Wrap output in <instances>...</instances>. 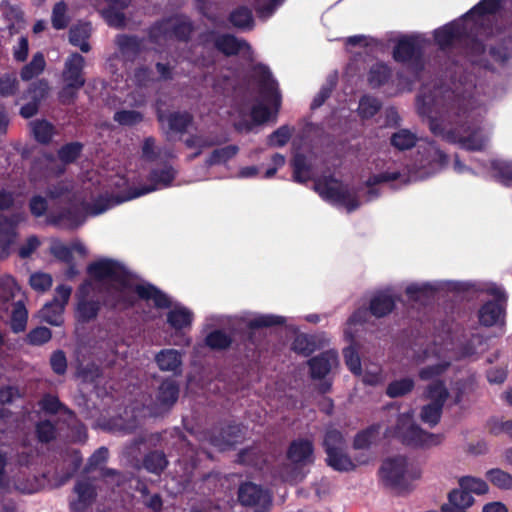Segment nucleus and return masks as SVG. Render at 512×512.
I'll return each instance as SVG.
<instances>
[{
    "label": "nucleus",
    "mask_w": 512,
    "mask_h": 512,
    "mask_svg": "<svg viewBox=\"0 0 512 512\" xmlns=\"http://www.w3.org/2000/svg\"><path fill=\"white\" fill-rule=\"evenodd\" d=\"M142 463L146 471L159 476L167 468L169 461L163 451L153 450L143 457Z\"/></svg>",
    "instance_id": "obj_34"
},
{
    "label": "nucleus",
    "mask_w": 512,
    "mask_h": 512,
    "mask_svg": "<svg viewBox=\"0 0 512 512\" xmlns=\"http://www.w3.org/2000/svg\"><path fill=\"white\" fill-rule=\"evenodd\" d=\"M292 178L296 183L304 184L311 180L312 167L302 153H296L291 160Z\"/></svg>",
    "instance_id": "obj_33"
},
{
    "label": "nucleus",
    "mask_w": 512,
    "mask_h": 512,
    "mask_svg": "<svg viewBox=\"0 0 512 512\" xmlns=\"http://www.w3.org/2000/svg\"><path fill=\"white\" fill-rule=\"evenodd\" d=\"M414 386V380L409 377L394 380L387 385L386 395L390 398L402 397L409 394Z\"/></svg>",
    "instance_id": "obj_49"
},
{
    "label": "nucleus",
    "mask_w": 512,
    "mask_h": 512,
    "mask_svg": "<svg viewBox=\"0 0 512 512\" xmlns=\"http://www.w3.org/2000/svg\"><path fill=\"white\" fill-rule=\"evenodd\" d=\"M286 322L285 317L272 314H262L249 320L246 324L247 332L245 333V341L252 345H257L255 340V330L262 328H270L274 326H282Z\"/></svg>",
    "instance_id": "obj_25"
},
{
    "label": "nucleus",
    "mask_w": 512,
    "mask_h": 512,
    "mask_svg": "<svg viewBox=\"0 0 512 512\" xmlns=\"http://www.w3.org/2000/svg\"><path fill=\"white\" fill-rule=\"evenodd\" d=\"M227 140V138L220 137H203L198 135H191L185 140V145L188 148H197L202 151L204 148L221 145Z\"/></svg>",
    "instance_id": "obj_58"
},
{
    "label": "nucleus",
    "mask_w": 512,
    "mask_h": 512,
    "mask_svg": "<svg viewBox=\"0 0 512 512\" xmlns=\"http://www.w3.org/2000/svg\"><path fill=\"white\" fill-rule=\"evenodd\" d=\"M115 44L126 61H135L144 49V38L137 35L119 34L116 36Z\"/></svg>",
    "instance_id": "obj_23"
},
{
    "label": "nucleus",
    "mask_w": 512,
    "mask_h": 512,
    "mask_svg": "<svg viewBox=\"0 0 512 512\" xmlns=\"http://www.w3.org/2000/svg\"><path fill=\"white\" fill-rule=\"evenodd\" d=\"M28 311L22 300L13 303L10 315V328L13 333H21L26 330Z\"/></svg>",
    "instance_id": "obj_39"
},
{
    "label": "nucleus",
    "mask_w": 512,
    "mask_h": 512,
    "mask_svg": "<svg viewBox=\"0 0 512 512\" xmlns=\"http://www.w3.org/2000/svg\"><path fill=\"white\" fill-rule=\"evenodd\" d=\"M206 41L213 40L214 47L225 56H235L243 49H250L249 43L244 39H238L232 34H217L214 30L206 34Z\"/></svg>",
    "instance_id": "obj_18"
},
{
    "label": "nucleus",
    "mask_w": 512,
    "mask_h": 512,
    "mask_svg": "<svg viewBox=\"0 0 512 512\" xmlns=\"http://www.w3.org/2000/svg\"><path fill=\"white\" fill-rule=\"evenodd\" d=\"M386 436L397 439L405 446L423 449L438 446L444 440L443 434L423 430L414 422L411 412L399 414L395 425L386 429Z\"/></svg>",
    "instance_id": "obj_3"
},
{
    "label": "nucleus",
    "mask_w": 512,
    "mask_h": 512,
    "mask_svg": "<svg viewBox=\"0 0 512 512\" xmlns=\"http://www.w3.org/2000/svg\"><path fill=\"white\" fill-rule=\"evenodd\" d=\"M326 464L338 472H349L356 468V464L344 450H338L326 457Z\"/></svg>",
    "instance_id": "obj_42"
},
{
    "label": "nucleus",
    "mask_w": 512,
    "mask_h": 512,
    "mask_svg": "<svg viewBox=\"0 0 512 512\" xmlns=\"http://www.w3.org/2000/svg\"><path fill=\"white\" fill-rule=\"evenodd\" d=\"M155 361L161 371L180 372L182 357L181 354L174 349L161 350L156 355Z\"/></svg>",
    "instance_id": "obj_32"
},
{
    "label": "nucleus",
    "mask_w": 512,
    "mask_h": 512,
    "mask_svg": "<svg viewBox=\"0 0 512 512\" xmlns=\"http://www.w3.org/2000/svg\"><path fill=\"white\" fill-rule=\"evenodd\" d=\"M73 492L76 498L69 502L71 512H87L98 495L94 479L84 474L76 481Z\"/></svg>",
    "instance_id": "obj_11"
},
{
    "label": "nucleus",
    "mask_w": 512,
    "mask_h": 512,
    "mask_svg": "<svg viewBox=\"0 0 512 512\" xmlns=\"http://www.w3.org/2000/svg\"><path fill=\"white\" fill-rule=\"evenodd\" d=\"M179 393L178 382L171 377L165 378L158 387L152 413L155 416L168 413L178 401Z\"/></svg>",
    "instance_id": "obj_13"
},
{
    "label": "nucleus",
    "mask_w": 512,
    "mask_h": 512,
    "mask_svg": "<svg viewBox=\"0 0 512 512\" xmlns=\"http://www.w3.org/2000/svg\"><path fill=\"white\" fill-rule=\"evenodd\" d=\"M346 440L342 432L336 428H328L325 431L322 446L326 453L332 454L338 450H344Z\"/></svg>",
    "instance_id": "obj_43"
},
{
    "label": "nucleus",
    "mask_w": 512,
    "mask_h": 512,
    "mask_svg": "<svg viewBox=\"0 0 512 512\" xmlns=\"http://www.w3.org/2000/svg\"><path fill=\"white\" fill-rule=\"evenodd\" d=\"M228 20L232 26L243 31L252 30L255 24L252 11L246 6H239L232 10Z\"/></svg>",
    "instance_id": "obj_36"
},
{
    "label": "nucleus",
    "mask_w": 512,
    "mask_h": 512,
    "mask_svg": "<svg viewBox=\"0 0 512 512\" xmlns=\"http://www.w3.org/2000/svg\"><path fill=\"white\" fill-rule=\"evenodd\" d=\"M37 404L44 414L56 415L58 413H62L71 420H75L77 418L76 413L65 405L55 394L44 393Z\"/></svg>",
    "instance_id": "obj_26"
},
{
    "label": "nucleus",
    "mask_w": 512,
    "mask_h": 512,
    "mask_svg": "<svg viewBox=\"0 0 512 512\" xmlns=\"http://www.w3.org/2000/svg\"><path fill=\"white\" fill-rule=\"evenodd\" d=\"M88 275L96 281L110 280L103 304L113 311H126L133 308L137 299L152 301L157 309H169L170 297L152 283L134 284L132 273L120 262L104 258L87 266Z\"/></svg>",
    "instance_id": "obj_2"
},
{
    "label": "nucleus",
    "mask_w": 512,
    "mask_h": 512,
    "mask_svg": "<svg viewBox=\"0 0 512 512\" xmlns=\"http://www.w3.org/2000/svg\"><path fill=\"white\" fill-rule=\"evenodd\" d=\"M64 308L56 302H49L41 309L42 320L52 326H60L63 323Z\"/></svg>",
    "instance_id": "obj_50"
},
{
    "label": "nucleus",
    "mask_w": 512,
    "mask_h": 512,
    "mask_svg": "<svg viewBox=\"0 0 512 512\" xmlns=\"http://www.w3.org/2000/svg\"><path fill=\"white\" fill-rule=\"evenodd\" d=\"M378 431L379 426L377 425H371L366 429L359 431L354 437L353 448L356 450L369 448L378 434Z\"/></svg>",
    "instance_id": "obj_55"
},
{
    "label": "nucleus",
    "mask_w": 512,
    "mask_h": 512,
    "mask_svg": "<svg viewBox=\"0 0 512 512\" xmlns=\"http://www.w3.org/2000/svg\"><path fill=\"white\" fill-rule=\"evenodd\" d=\"M467 36L466 24L459 21H452L434 31L435 43L441 50L452 47L455 42H462Z\"/></svg>",
    "instance_id": "obj_16"
},
{
    "label": "nucleus",
    "mask_w": 512,
    "mask_h": 512,
    "mask_svg": "<svg viewBox=\"0 0 512 512\" xmlns=\"http://www.w3.org/2000/svg\"><path fill=\"white\" fill-rule=\"evenodd\" d=\"M156 118L160 124L167 123L171 132L184 134L193 123V116L188 111L168 112L161 107L156 109Z\"/></svg>",
    "instance_id": "obj_19"
},
{
    "label": "nucleus",
    "mask_w": 512,
    "mask_h": 512,
    "mask_svg": "<svg viewBox=\"0 0 512 512\" xmlns=\"http://www.w3.org/2000/svg\"><path fill=\"white\" fill-rule=\"evenodd\" d=\"M109 457L108 448L101 446L96 449L93 454L88 458V461L83 468L82 474L89 475L91 472L97 470L98 468H102L101 466L105 464Z\"/></svg>",
    "instance_id": "obj_54"
},
{
    "label": "nucleus",
    "mask_w": 512,
    "mask_h": 512,
    "mask_svg": "<svg viewBox=\"0 0 512 512\" xmlns=\"http://www.w3.org/2000/svg\"><path fill=\"white\" fill-rule=\"evenodd\" d=\"M502 6L503 0H481L464 15V18L468 19L474 16L482 18L485 15H494L502 9Z\"/></svg>",
    "instance_id": "obj_41"
},
{
    "label": "nucleus",
    "mask_w": 512,
    "mask_h": 512,
    "mask_svg": "<svg viewBox=\"0 0 512 512\" xmlns=\"http://www.w3.org/2000/svg\"><path fill=\"white\" fill-rule=\"evenodd\" d=\"M256 69L260 72L259 79V93L269 103L276 112L281 107L282 97L278 88V83L272 77V73L269 68L263 64H258Z\"/></svg>",
    "instance_id": "obj_15"
},
{
    "label": "nucleus",
    "mask_w": 512,
    "mask_h": 512,
    "mask_svg": "<svg viewBox=\"0 0 512 512\" xmlns=\"http://www.w3.org/2000/svg\"><path fill=\"white\" fill-rule=\"evenodd\" d=\"M400 177H401V173L399 171H384L379 174H374V175L370 176L365 182V185L368 187V191H367L368 199L367 200L371 201L380 196L379 190L374 188V186L381 184V183L398 180Z\"/></svg>",
    "instance_id": "obj_37"
},
{
    "label": "nucleus",
    "mask_w": 512,
    "mask_h": 512,
    "mask_svg": "<svg viewBox=\"0 0 512 512\" xmlns=\"http://www.w3.org/2000/svg\"><path fill=\"white\" fill-rule=\"evenodd\" d=\"M176 176V171L172 166L166 165L163 168L152 169L148 175L149 185H144L139 188H129L123 195L118 196L116 203L129 201L150 192H153L159 188H165L172 184Z\"/></svg>",
    "instance_id": "obj_8"
},
{
    "label": "nucleus",
    "mask_w": 512,
    "mask_h": 512,
    "mask_svg": "<svg viewBox=\"0 0 512 512\" xmlns=\"http://www.w3.org/2000/svg\"><path fill=\"white\" fill-rule=\"evenodd\" d=\"M67 9V4L64 1H59L53 6L51 22L56 30H62L68 26L70 18L67 15Z\"/></svg>",
    "instance_id": "obj_57"
},
{
    "label": "nucleus",
    "mask_w": 512,
    "mask_h": 512,
    "mask_svg": "<svg viewBox=\"0 0 512 512\" xmlns=\"http://www.w3.org/2000/svg\"><path fill=\"white\" fill-rule=\"evenodd\" d=\"M395 306L396 300L392 295L380 292L371 298L369 312L376 318H382L390 314Z\"/></svg>",
    "instance_id": "obj_28"
},
{
    "label": "nucleus",
    "mask_w": 512,
    "mask_h": 512,
    "mask_svg": "<svg viewBox=\"0 0 512 512\" xmlns=\"http://www.w3.org/2000/svg\"><path fill=\"white\" fill-rule=\"evenodd\" d=\"M238 152L239 147L234 144L214 149L210 153L209 157L206 159V165L216 166L220 164H225L231 159H233L238 154Z\"/></svg>",
    "instance_id": "obj_44"
},
{
    "label": "nucleus",
    "mask_w": 512,
    "mask_h": 512,
    "mask_svg": "<svg viewBox=\"0 0 512 512\" xmlns=\"http://www.w3.org/2000/svg\"><path fill=\"white\" fill-rule=\"evenodd\" d=\"M337 354L333 351H324L308 360L310 376L312 379H324L331 371L332 365L337 363Z\"/></svg>",
    "instance_id": "obj_24"
},
{
    "label": "nucleus",
    "mask_w": 512,
    "mask_h": 512,
    "mask_svg": "<svg viewBox=\"0 0 512 512\" xmlns=\"http://www.w3.org/2000/svg\"><path fill=\"white\" fill-rule=\"evenodd\" d=\"M237 498L242 506L254 508L253 512H269L272 508L269 491L250 481L239 485Z\"/></svg>",
    "instance_id": "obj_9"
},
{
    "label": "nucleus",
    "mask_w": 512,
    "mask_h": 512,
    "mask_svg": "<svg viewBox=\"0 0 512 512\" xmlns=\"http://www.w3.org/2000/svg\"><path fill=\"white\" fill-rule=\"evenodd\" d=\"M418 112L429 120L430 131L449 143H458L469 151H481L483 141L476 130L466 124L459 125L467 113L462 100L451 89H435L417 97Z\"/></svg>",
    "instance_id": "obj_1"
},
{
    "label": "nucleus",
    "mask_w": 512,
    "mask_h": 512,
    "mask_svg": "<svg viewBox=\"0 0 512 512\" xmlns=\"http://www.w3.org/2000/svg\"><path fill=\"white\" fill-rule=\"evenodd\" d=\"M85 220V212L78 206H71L57 212H51L46 218L49 225L68 230L77 229L83 225Z\"/></svg>",
    "instance_id": "obj_14"
},
{
    "label": "nucleus",
    "mask_w": 512,
    "mask_h": 512,
    "mask_svg": "<svg viewBox=\"0 0 512 512\" xmlns=\"http://www.w3.org/2000/svg\"><path fill=\"white\" fill-rule=\"evenodd\" d=\"M52 339V331L48 327L38 326L31 329L25 338V342L31 346H42Z\"/></svg>",
    "instance_id": "obj_56"
},
{
    "label": "nucleus",
    "mask_w": 512,
    "mask_h": 512,
    "mask_svg": "<svg viewBox=\"0 0 512 512\" xmlns=\"http://www.w3.org/2000/svg\"><path fill=\"white\" fill-rule=\"evenodd\" d=\"M19 89V81L16 73H5L0 76V97L8 98L16 95Z\"/></svg>",
    "instance_id": "obj_62"
},
{
    "label": "nucleus",
    "mask_w": 512,
    "mask_h": 512,
    "mask_svg": "<svg viewBox=\"0 0 512 512\" xmlns=\"http://www.w3.org/2000/svg\"><path fill=\"white\" fill-rule=\"evenodd\" d=\"M314 189L322 199L343 206L348 212L357 210L361 205L356 192L351 191L347 185L333 175L316 179Z\"/></svg>",
    "instance_id": "obj_5"
},
{
    "label": "nucleus",
    "mask_w": 512,
    "mask_h": 512,
    "mask_svg": "<svg viewBox=\"0 0 512 512\" xmlns=\"http://www.w3.org/2000/svg\"><path fill=\"white\" fill-rule=\"evenodd\" d=\"M83 149V143L78 141L69 142L58 149L57 156L63 164H72L81 156Z\"/></svg>",
    "instance_id": "obj_46"
},
{
    "label": "nucleus",
    "mask_w": 512,
    "mask_h": 512,
    "mask_svg": "<svg viewBox=\"0 0 512 512\" xmlns=\"http://www.w3.org/2000/svg\"><path fill=\"white\" fill-rule=\"evenodd\" d=\"M379 476L384 486L397 490H406L409 486V479L420 478L419 469H408V459L405 456H395L385 459L379 469Z\"/></svg>",
    "instance_id": "obj_6"
},
{
    "label": "nucleus",
    "mask_w": 512,
    "mask_h": 512,
    "mask_svg": "<svg viewBox=\"0 0 512 512\" xmlns=\"http://www.w3.org/2000/svg\"><path fill=\"white\" fill-rule=\"evenodd\" d=\"M90 34V23H78L69 30V42L73 46L78 47L83 53H88L91 50L88 42Z\"/></svg>",
    "instance_id": "obj_29"
},
{
    "label": "nucleus",
    "mask_w": 512,
    "mask_h": 512,
    "mask_svg": "<svg viewBox=\"0 0 512 512\" xmlns=\"http://www.w3.org/2000/svg\"><path fill=\"white\" fill-rule=\"evenodd\" d=\"M30 127L35 141L42 145H49L56 134L55 126L46 119H36Z\"/></svg>",
    "instance_id": "obj_30"
},
{
    "label": "nucleus",
    "mask_w": 512,
    "mask_h": 512,
    "mask_svg": "<svg viewBox=\"0 0 512 512\" xmlns=\"http://www.w3.org/2000/svg\"><path fill=\"white\" fill-rule=\"evenodd\" d=\"M45 59L41 52H37L33 55L31 61L24 65L20 71L21 79L29 81L34 77L41 74L45 68Z\"/></svg>",
    "instance_id": "obj_47"
},
{
    "label": "nucleus",
    "mask_w": 512,
    "mask_h": 512,
    "mask_svg": "<svg viewBox=\"0 0 512 512\" xmlns=\"http://www.w3.org/2000/svg\"><path fill=\"white\" fill-rule=\"evenodd\" d=\"M16 236L15 223L8 216L0 217V248L3 251L9 249Z\"/></svg>",
    "instance_id": "obj_48"
},
{
    "label": "nucleus",
    "mask_w": 512,
    "mask_h": 512,
    "mask_svg": "<svg viewBox=\"0 0 512 512\" xmlns=\"http://www.w3.org/2000/svg\"><path fill=\"white\" fill-rule=\"evenodd\" d=\"M107 4L101 10V16L110 27L124 28L126 16L124 11L130 6L131 0H104Z\"/></svg>",
    "instance_id": "obj_21"
},
{
    "label": "nucleus",
    "mask_w": 512,
    "mask_h": 512,
    "mask_svg": "<svg viewBox=\"0 0 512 512\" xmlns=\"http://www.w3.org/2000/svg\"><path fill=\"white\" fill-rule=\"evenodd\" d=\"M491 293L495 299L484 303L478 311L479 322L485 327L494 326L501 319L504 320L506 315V293L498 288L493 289Z\"/></svg>",
    "instance_id": "obj_12"
},
{
    "label": "nucleus",
    "mask_w": 512,
    "mask_h": 512,
    "mask_svg": "<svg viewBox=\"0 0 512 512\" xmlns=\"http://www.w3.org/2000/svg\"><path fill=\"white\" fill-rule=\"evenodd\" d=\"M84 67L85 58L77 52L71 53L64 63L62 72L63 81L83 87L86 83Z\"/></svg>",
    "instance_id": "obj_22"
},
{
    "label": "nucleus",
    "mask_w": 512,
    "mask_h": 512,
    "mask_svg": "<svg viewBox=\"0 0 512 512\" xmlns=\"http://www.w3.org/2000/svg\"><path fill=\"white\" fill-rule=\"evenodd\" d=\"M100 309L101 304L98 300L82 299L77 304L76 318L80 323H89L97 318Z\"/></svg>",
    "instance_id": "obj_38"
},
{
    "label": "nucleus",
    "mask_w": 512,
    "mask_h": 512,
    "mask_svg": "<svg viewBox=\"0 0 512 512\" xmlns=\"http://www.w3.org/2000/svg\"><path fill=\"white\" fill-rule=\"evenodd\" d=\"M416 134L408 129H400L390 137V144L399 151H405L413 148L417 143Z\"/></svg>",
    "instance_id": "obj_45"
},
{
    "label": "nucleus",
    "mask_w": 512,
    "mask_h": 512,
    "mask_svg": "<svg viewBox=\"0 0 512 512\" xmlns=\"http://www.w3.org/2000/svg\"><path fill=\"white\" fill-rule=\"evenodd\" d=\"M204 342L213 351H224L231 347L233 339L224 330L215 329L206 335Z\"/></svg>",
    "instance_id": "obj_40"
},
{
    "label": "nucleus",
    "mask_w": 512,
    "mask_h": 512,
    "mask_svg": "<svg viewBox=\"0 0 512 512\" xmlns=\"http://www.w3.org/2000/svg\"><path fill=\"white\" fill-rule=\"evenodd\" d=\"M395 62L405 66L415 78H418L424 70V51L418 37L401 36L392 52Z\"/></svg>",
    "instance_id": "obj_7"
},
{
    "label": "nucleus",
    "mask_w": 512,
    "mask_h": 512,
    "mask_svg": "<svg viewBox=\"0 0 512 512\" xmlns=\"http://www.w3.org/2000/svg\"><path fill=\"white\" fill-rule=\"evenodd\" d=\"M459 486L461 489L467 490L470 494L477 495L486 494L489 490L488 484L481 478L473 476H463L459 479Z\"/></svg>",
    "instance_id": "obj_60"
},
{
    "label": "nucleus",
    "mask_w": 512,
    "mask_h": 512,
    "mask_svg": "<svg viewBox=\"0 0 512 512\" xmlns=\"http://www.w3.org/2000/svg\"><path fill=\"white\" fill-rule=\"evenodd\" d=\"M494 177L504 186H512V162L505 160L491 161Z\"/></svg>",
    "instance_id": "obj_51"
},
{
    "label": "nucleus",
    "mask_w": 512,
    "mask_h": 512,
    "mask_svg": "<svg viewBox=\"0 0 512 512\" xmlns=\"http://www.w3.org/2000/svg\"><path fill=\"white\" fill-rule=\"evenodd\" d=\"M462 42H464L465 54L472 65L491 72L495 71L493 64L485 57L486 45L483 41L468 34Z\"/></svg>",
    "instance_id": "obj_20"
},
{
    "label": "nucleus",
    "mask_w": 512,
    "mask_h": 512,
    "mask_svg": "<svg viewBox=\"0 0 512 512\" xmlns=\"http://www.w3.org/2000/svg\"><path fill=\"white\" fill-rule=\"evenodd\" d=\"M442 410V406L428 403L421 408L420 418L430 427H434L440 422Z\"/></svg>",
    "instance_id": "obj_64"
},
{
    "label": "nucleus",
    "mask_w": 512,
    "mask_h": 512,
    "mask_svg": "<svg viewBox=\"0 0 512 512\" xmlns=\"http://www.w3.org/2000/svg\"><path fill=\"white\" fill-rule=\"evenodd\" d=\"M448 155L439 149L435 142H430L424 147H419L415 159V166L426 176L434 175L447 167Z\"/></svg>",
    "instance_id": "obj_10"
},
{
    "label": "nucleus",
    "mask_w": 512,
    "mask_h": 512,
    "mask_svg": "<svg viewBox=\"0 0 512 512\" xmlns=\"http://www.w3.org/2000/svg\"><path fill=\"white\" fill-rule=\"evenodd\" d=\"M35 432L39 442L50 443L56 438L57 429L54 423L46 419L36 424Z\"/></svg>",
    "instance_id": "obj_63"
},
{
    "label": "nucleus",
    "mask_w": 512,
    "mask_h": 512,
    "mask_svg": "<svg viewBox=\"0 0 512 512\" xmlns=\"http://www.w3.org/2000/svg\"><path fill=\"white\" fill-rule=\"evenodd\" d=\"M313 441L308 438H297L290 442L286 458L294 465L304 467L315 461Z\"/></svg>",
    "instance_id": "obj_17"
},
{
    "label": "nucleus",
    "mask_w": 512,
    "mask_h": 512,
    "mask_svg": "<svg viewBox=\"0 0 512 512\" xmlns=\"http://www.w3.org/2000/svg\"><path fill=\"white\" fill-rule=\"evenodd\" d=\"M487 479L500 490L512 489V475L500 468H492L486 472Z\"/></svg>",
    "instance_id": "obj_52"
},
{
    "label": "nucleus",
    "mask_w": 512,
    "mask_h": 512,
    "mask_svg": "<svg viewBox=\"0 0 512 512\" xmlns=\"http://www.w3.org/2000/svg\"><path fill=\"white\" fill-rule=\"evenodd\" d=\"M166 321L174 330H182L192 325L193 313L184 306H175L167 313Z\"/></svg>",
    "instance_id": "obj_31"
},
{
    "label": "nucleus",
    "mask_w": 512,
    "mask_h": 512,
    "mask_svg": "<svg viewBox=\"0 0 512 512\" xmlns=\"http://www.w3.org/2000/svg\"><path fill=\"white\" fill-rule=\"evenodd\" d=\"M194 32L192 21L183 15L164 17L155 21L147 30L148 40L152 44L162 41L176 40L187 43Z\"/></svg>",
    "instance_id": "obj_4"
},
{
    "label": "nucleus",
    "mask_w": 512,
    "mask_h": 512,
    "mask_svg": "<svg viewBox=\"0 0 512 512\" xmlns=\"http://www.w3.org/2000/svg\"><path fill=\"white\" fill-rule=\"evenodd\" d=\"M426 397L431 400L430 403L443 407L448 398L447 388L442 381L431 383L427 387Z\"/></svg>",
    "instance_id": "obj_61"
},
{
    "label": "nucleus",
    "mask_w": 512,
    "mask_h": 512,
    "mask_svg": "<svg viewBox=\"0 0 512 512\" xmlns=\"http://www.w3.org/2000/svg\"><path fill=\"white\" fill-rule=\"evenodd\" d=\"M291 348L295 353L307 357L315 351L316 344L313 337L301 333L295 336Z\"/></svg>",
    "instance_id": "obj_53"
},
{
    "label": "nucleus",
    "mask_w": 512,
    "mask_h": 512,
    "mask_svg": "<svg viewBox=\"0 0 512 512\" xmlns=\"http://www.w3.org/2000/svg\"><path fill=\"white\" fill-rule=\"evenodd\" d=\"M392 77L391 68L382 62L373 64L368 72L367 81L371 88L377 89L388 83Z\"/></svg>",
    "instance_id": "obj_35"
},
{
    "label": "nucleus",
    "mask_w": 512,
    "mask_h": 512,
    "mask_svg": "<svg viewBox=\"0 0 512 512\" xmlns=\"http://www.w3.org/2000/svg\"><path fill=\"white\" fill-rule=\"evenodd\" d=\"M242 438V427L235 422L222 426L218 435H212L211 442L215 446H232Z\"/></svg>",
    "instance_id": "obj_27"
},
{
    "label": "nucleus",
    "mask_w": 512,
    "mask_h": 512,
    "mask_svg": "<svg viewBox=\"0 0 512 512\" xmlns=\"http://www.w3.org/2000/svg\"><path fill=\"white\" fill-rule=\"evenodd\" d=\"M381 109V102L375 97L363 96L359 101L358 113L363 119L374 117Z\"/></svg>",
    "instance_id": "obj_59"
}]
</instances>
